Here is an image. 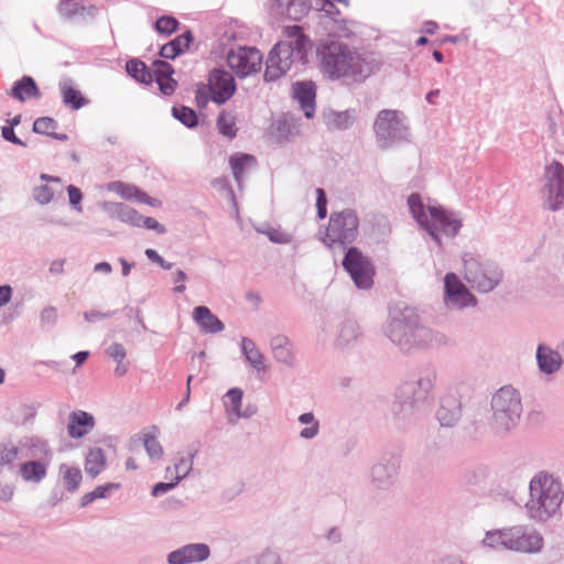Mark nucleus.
<instances>
[{"label": "nucleus", "instance_id": "nucleus-14", "mask_svg": "<svg viewBox=\"0 0 564 564\" xmlns=\"http://www.w3.org/2000/svg\"><path fill=\"white\" fill-rule=\"evenodd\" d=\"M445 291L451 302L459 307L476 304V297L468 291L455 273H447L444 279Z\"/></svg>", "mask_w": 564, "mask_h": 564}, {"label": "nucleus", "instance_id": "nucleus-24", "mask_svg": "<svg viewBox=\"0 0 564 564\" xmlns=\"http://www.w3.org/2000/svg\"><path fill=\"white\" fill-rule=\"evenodd\" d=\"M273 356L276 360L291 365L294 360L292 343L284 335H276L271 340Z\"/></svg>", "mask_w": 564, "mask_h": 564}, {"label": "nucleus", "instance_id": "nucleus-46", "mask_svg": "<svg viewBox=\"0 0 564 564\" xmlns=\"http://www.w3.org/2000/svg\"><path fill=\"white\" fill-rule=\"evenodd\" d=\"M227 399L232 408V410L239 414V411H240V405H241V401H242V391L240 389H230L228 392H227Z\"/></svg>", "mask_w": 564, "mask_h": 564}, {"label": "nucleus", "instance_id": "nucleus-17", "mask_svg": "<svg viewBox=\"0 0 564 564\" xmlns=\"http://www.w3.org/2000/svg\"><path fill=\"white\" fill-rule=\"evenodd\" d=\"M209 555V549L206 544H189L169 555L170 564H187L192 562L204 561Z\"/></svg>", "mask_w": 564, "mask_h": 564}, {"label": "nucleus", "instance_id": "nucleus-61", "mask_svg": "<svg viewBox=\"0 0 564 564\" xmlns=\"http://www.w3.org/2000/svg\"><path fill=\"white\" fill-rule=\"evenodd\" d=\"M437 29V24L433 21H427L424 23V31L426 33L433 34Z\"/></svg>", "mask_w": 564, "mask_h": 564}, {"label": "nucleus", "instance_id": "nucleus-29", "mask_svg": "<svg viewBox=\"0 0 564 564\" xmlns=\"http://www.w3.org/2000/svg\"><path fill=\"white\" fill-rule=\"evenodd\" d=\"M20 474L25 481L40 482L46 476V467L40 462H26L21 465Z\"/></svg>", "mask_w": 564, "mask_h": 564}, {"label": "nucleus", "instance_id": "nucleus-50", "mask_svg": "<svg viewBox=\"0 0 564 564\" xmlns=\"http://www.w3.org/2000/svg\"><path fill=\"white\" fill-rule=\"evenodd\" d=\"M141 226H144L149 229H153L158 231L159 234H164L165 228L153 217H143L141 220Z\"/></svg>", "mask_w": 564, "mask_h": 564}, {"label": "nucleus", "instance_id": "nucleus-4", "mask_svg": "<svg viewBox=\"0 0 564 564\" xmlns=\"http://www.w3.org/2000/svg\"><path fill=\"white\" fill-rule=\"evenodd\" d=\"M408 204L413 217L440 246L441 232L445 236H455L458 232L460 221L441 206L431 205L427 207L426 213L422 199L417 194H412L408 199Z\"/></svg>", "mask_w": 564, "mask_h": 564}, {"label": "nucleus", "instance_id": "nucleus-30", "mask_svg": "<svg viewBox=\"0 0 564 564\" xmlns=\"http://www.w3.org/2000/svg\"><path fill=\"white\" fill-rule=\"evenodd\" d=\"M126 69L131 77L140 83L150 84L153 80L152 73L142 61L131 59L127 62Z\"/></svg>", "mask_w": 564, "mask_h": 564}, {"label": "nucleus", "instance_id": "nucleus-33", "mask_svg": "<svg viewBox=\"0 0 564 564\" xmlns=\"http://www.w3.org/2000/svg\"><path fill=\"white\" fill-rule=\"evenodd\" d=\"M62 96L64 104L72 107L73 109H79L86 104V100L82 96L80 91L70 85L62 86Z\"/></svg>", "mask_w": 564, "mask_h": 564}, {"label": "nucleus", "instance_id": "nucleus-64", "mask_svg": "<svg viewBox=\"0 0 564 564\" xmlns=\"http://www.w3.org/2000/svg\"><path fill=\"white\" fill-rule=\"evenodd\" d=\"M10 127L14 128L15 126L20 124L21 122V116L17 115L12 119L8 120Z\"/></svg>", "mask_w": 564, "mask_h": 564}, {"label": "nucleus", "instance_id": "nucleus-31", "mask_svg": "<svg viewBox=\"0 0 564 564\" xmlns=\"http://www.w3.org/2000/svg\"><path fill=\"white\" fill-rule=\"evenodd\" d=\"M242 350L245 352L247 360L253 368H256L257 370L264 369L263 356L258 350V348L256 347L254 343L251 339H242Z\"/></svg>", "mask_w": 564, "mask_h": 564}, {"label": "nucleus", "instance_id": "nucleus-23", "mask_svg": "<svg viewBox=\"0 0 564 564\" xmlns=\"http://www.w3.org/2000/svg\"><path fill=\"white\" fill-rule=\"evenodd\" d=\"M294 97L301 104L302 109L307 118L314 112L315 105V87L312 83H296L294 85Z\"/></svg>", "mask_w": 564, "mask_h": 564}, {"label": "nucleus", "instance_id": "nucleus-51", "mask_svg": "<svg viewBox=\"0 0 564 564\" xmlns=\"http://www.w3.org/2000/svg\"><path fill=\"white\" fill-rule=\"evenodd\" d=\"M14 495V487L10 484H0V501L9 502Z\"/></svg>", "mask_w": 564, "mask_h": 564}, {"label": "nucleus", "instance_id": "nucleus-27", "mask_svg": "<svg viewBox=\"0 0 564 564\" xmlns=\"http://www.w3.org/2000/svg\"><path fill=\"white\" fill-rule=\"evenodd\" d=\"M536 358L541 370L547 373L554 372L561 366L560 355L544 346H539Z\"/></svg>", "mask_w": 564, "mask_h": 564}, {"label": "nucleus", "instance_id": "nucleus-57", "mask_svg": "<svg viewBox=\"0 0 564 564\" xmlns=\"http://www.w3.org/2000/svg\"><path fill=\"white\" fill-rule=\"evenodd\" d=\"M205 91H206V87L205 86H200L196 90L195 99H196L197 106H199V107L206 106V104L208 101Z\"/></svg>", "mask_w": 564, "mask_h": 564}, {"label": "nucleus", "instance_id": "nucleus-34", "mask_svg": "<svg viewBox=\"0 0 564 564\" xmlns=\"http://www.w3.org/2000/svg\"><path fill=\"white\" fill-rule=\"evenodd\" d=\"M217 127L219 132L228 138L236 135V117L229 112L223 111L217 118Z\"/></svg>", "mask_w": 564, "mask_h": 564}, {"label": "nucleus", "instance_id": "nucleus-40", "mask_svg": "<svg viewBox=\"0 0 564 564\" xmlns=\"http://www.w3.org/2000/svg\"><path fill=\"white\" fill-rule=\"evenodd\" d=\"M143 444L151 458L155 459L162 457L163 448L154 435L144 434Z\"/></svg>", "mask_w": 564, "mask_h": 564}, {"label": "nucleus", "instance_id": "nucleus-41", "mask_svg": "<svg viewBox=\"0 0 564 564\" xmlns=\"http://www.w3.org/2000/svg\"><path fill=\"white\" fill-rule=\"evenodd\" d=\"M299 421L303 424H310V427H306L301 431V436L304 438H312L318 433V423L314 420L313 413H304L299 417Z\"/></svg>", "mask_w": 564, "mask_h": 564}, {"label": "nucleus", "instance_id": "nucleus-7", "mask_svg": "<svg viewBox=\"0 0 564 564\" xmlns=\"http://www.w3.org/2000/svg\"><path fill=\"white\" fill-rule=\"evenodd\" d=\"M359 220L355 212L343 210L330 215L323 241L328 247L352 242L358 235Z\"/></svg>", "mask_w": 564, "mask_h": 564}, {"label": "nucleus", "instance_id": "nucleus-55", "mask_svg": "<svg viewBox=\"0 0 564 564\" xmlns=\"http://www.w3.org/2000/svg\"><path fill=\"white\" fill-rule=\"evenodd\" d=\"M186 274L178 270L176 273H175V279H174V283H175V288H174V291L177 292V293H183L186 289L184 282L186 280Z\"/></svg>", "mask_w": 564, "mask_h": 564}, {"label": "nucleus", "instance_id": "nucleus-3", "mask_svg": "<svg viewBox=\"0 0 564 564\" xmlns=\"http://www.w3.org/2000/svg\"><path fill=\"white\" fill-rule=\"evenodd\" d=\"M562 501V486L553 476L540 473L530 481L527 509L531 518L547 519L560 509Z\"/></svg>", "mask_w": 564, "mask_h": 564}, {"label": "nucleus", "instance_id": "nucleus-22", "mask_svg": "<svg viewBox=\"0 0 564 564\" xmlns=\"http://www.w3.org/2000/svg\"><path fill=\"white\" fill-rule=\"evenodd\" d=\"M278 7L293 20H301L307 14L314 3L318 4L322 0H275Z\"/></svg>", "mask_w": 564, "mask_h": 564}, {"label": "nucleus", "instance_id": "nucleus-39", "mask_svg": "<svg viewBox=\"0 0 564 564\" xmlns=\"http://www.w3.org/2000/svg\"><path fill=\"white\" fill-rule=\"evenodd\" d=\"M177 26H178V21L174 17H171V15H163L160 19H158L155 22V30L159 33L166 34V35L175 32Z\"/></svg>", "mask_w": 564, "mask_h": 564}, {"label": "nucleus", "instance_id": "nucleus-6", "mask_svg": "<svg viewBox=\"0 0 564 564\" xmlns=\"http://www.w3.org/2000/svg\"><path fill=\"white\" fill-rule=\"evenodd\" d=\"M494 421L498 429L509 430L521 414L519 393L511 387L501 388L492 398Z\"/></svg>", "mask_w": 564, "mask_h": 564}, {"label": "nucleus", "instance_id": "nucleus-28", "mask_svg": "<svg viewBox=\"0 0 564 564\" xmlns=\"http://www.w3.org/2000/svg\"><path fill=\"white\" fill-rule=\"evenodd\" d=\"M59 473L67 491L73 492L78 489L83 479L82 471L78 467L63 464L59 466Z\"/></svg>", "mask_w": 564, "mask_h": 564}, {"label": "nucleus", "instance_id": "nucleus-35", "mask_svg": "<svg viewBox=\"0 0 564 564\" xmlns=\"http://www.w3.org/2000/svg\"><path fill=\"white\" fill-rule=\"evenodd\" d=\"M119 487H120V485L116 484V482H109V484H106L102 486H98L91 492H88L82 497L80 505L83 507H85L96 499L106 498L108 496L109 491L116 490Z\"/></svg>", "mask_w": 564, "mask_h": 564}, {"label": "nucleus", "instance_id": "nucleus-12", "mask_svg": "<svg viewBox=\"0 0 564 564\" xmlns=\"http://www.w3.org/2000/svg\"><path fill=\"white\" fill-rule=\"evenodd\" d=\"M547 192V204L550 209H557L564 203V167L553 161L545 167V185Z\"/></svg>", "mask_w": 564, "mask_h": 564}, {"label": "nucleus", "instance_id": "nucleus-44", "mask_svg": "<svg viewBox=\"0 0 564 564\" xmlns=\"http://www.w3.org/2000/svg\"><path fill=\"white\" fill-rule=\"evenodd\" d=\"M193 42V35L191 31H186L180 36L175 37L171 41L174 45L175 50H177L178 54L184 53L189 48L191 43Z\"/></svg>", "mask_w": 564, "mask_h": 564}, {"label": "nucleus", "instance_id": "nucleus-20", "mask_svg": "<svg viewBox=\"0 0 564 564\" xmlns=\"http://www.w3.org/2000/svg\"><path fill=\"white\" fill-rule=\"evenodd\" d=\"M193 319L205 333H219L224 329L223 322L206 306L195 307Z\"/></svg>", "mask_w": 564, "mask_h": 564}, {"label": "nucleus", "instance_id": "nucleus-47", "mask_svg": "<svg viewBox=\"0 0 564 564\" xmlns=\"http://www.w3.org/2000/svg\"><path fill=\"white\" fill-rule=\"evenodd\" d=\"M327 199L326 194L324 189L317 188L316 189V207H317V215L321 219L325 218L327 215Z\"/></svg>", "mask_w": 564, "mask_h": 564}, {"label": "nucleus", "instance_id": "nucleus-25", "mask_svg": "<svg viewBox=\"0 0 564 564\" xmlns=\"http://www.w3.org/2000/svg\"><path fill=\"white\" fill-rule=\"evenodd\" d=\"M106 463V456L101 448H90L85 458V470L95 478L105 469Z\"/></svg>", "mask_w": 564, "mask_h": 564}, {"label": "nucleus", "instance_id": "nucleus-63", "mask_svg": "<svg viewBox=\"0 0 564 564\" xmlns=\"http://www.w3.org/2000/svg\"><path fill=\"white\" fill-rule=\"evenodd\" d=\"M126 467H127V469L134 470L138 468V464L135 463V460L133 458H128L126 462Z\"/></svg>", "mask_w": 564, "mask_h": 564}, {"label": "nucleus", "instance_id": "nucleus-42", "mask_svg": "<svg viewBox=\"0 0 564 564\" xmlns=\"http://www.w3.org/2000/svg\"><path fill=\"white\" fill-rule=\"evenodd\" d=\"M53 196L54 189L47 184L36 186L33 191V197L40 204H48Z\"/></svg>", "mask_w": 564, "mask_h": 564}, {"label": "nucleus", "instance_id": "nucleus-59", "mask_svg": "<svg viewBox=\"0 0 564 564\" xmlns=\"http://www.w3.org/2000/svg\"><path fill=\"white\" fill-rule=\"evenodd\" d=\"M88 351H79L73 356V359L76 361L77 366H80L87 358Z\"/></svg>", "mask_w": 564, "mask_h": 564}, {"label": "nucleus", "instance_id": "nucleus-58", "mask_svg": "<svg viewBox=\"0 0 564 564\" xmlns=\"http://www.w3.org/2000/svg\"><path fill=\"white\" fill-rule=\"evenodd\" d=\"M145 256L148 257L149 260L155 263H158L159 260L160 262L162 261V257L154 249H147Z\"/></svg>", "mask_w": 564, "mask_h": 564}, {"label": "nucleus", "instance_id": "nucleus-19", "mask_svg": "<svg viewBox=\"0 0 564 564\" xmlns=\"http://www.w3.org/2000/svg\"><path fill=\"white\" fill-rule=\"evenodd\" d=\"M94 417L84 411H76L69 415L67 424L68 434L73 438L86 435L94 427Z\"/></svg>", "mask_w": 564, "mask_h": 564}, {"label": "nucleus", "instance_id": "nucleus-26", "mask_svg": "<svg viewBox=\"0 0 564 564\" xmlns=\"http://www.w3.org/2000/svg\"><path fill=\"white\" fill-rule=\"evenodd\" d=\"M229 163L235 180L241 183L243 174L254 167L256 159L250 154H236L230 156Z\"/></svg>", "mask_w": 564, "mask_h": 564}, {"label": "nucleus", "instance_id": "nucleus-5", "mask_svg": "<svg viewBox=\"0 0 564 564\" xmlns=\"http://www.w3.org/2000/svg\"><path fill=\"white\" fill-rule=\"evenodd\" d=\"M484 544L491 549L533 553L542 549L543 539L534 530L517 525L487 532Z\"/></svg>", "mask_w": 564, "mask_h": 564}, {"label": "nucleus", "instance_id": "nucleus-56", "mask_svg": "<svg viewBox=\"0 0 564 564\" xmlns=\"http://www.w3.org/2000/svg\"><path fill=\"white\" fill-rule=\"evenodd\" d=\"M12 297V288L10 285L0 286V306L8 304Z\"/></svg>", "mask_w": 564, "mask_h": 564}, {"label": "nucleus", "instance_id": "nucleus-1", "mask_svg": "<svg viewBox=\"0 0 564 564\" xmlns=\"http://www.w3.org/2000/svg\"><path fill=\"white\" fill-rule=\"evenodd\" d=\"M316 54L321 70L333 80L359 83L378 68L373 54L359 52L336 40L319 42Z\"/></svg>", "mask_w": 564, "mask_h": 564}, {"label": "nucleus", "instance_id": "nucleus-8", "mask_svg": "<svg viewBox=\"0 0 564 564\" xmlns=\"http://www.w3.org/2000/svg\"><path fill=\"white\" fill-rule=\"evenodd\" d=\"M467 282L480 292L491 291L501 280V271L492 263H482L473 257L464 260Z\"/></svg>", "mask_w": 564, "mask_h": 564}, {"label": "nucleus", "instance_id": "nucleus-48", "mask_svg": "<svg viewBox=\"0 0 564 564\" xmlns=\"http://www.w3.org/2000/svg\"><path fill=\"white\" fill-rule=\"evenodd\" d=\"M107 352L118 364H120L126 357V350H124L123 346L120 344H117V343L112 344L108 348Z\"/></svg>", "mask_w": 564, "mask_h": 564}, {"label": "nucleus", "instance_id": "nucleus-16", "mask_svg": "<svg viewBox=\"0 0 564 564\" xmlns=\"http://www.w3.org/2000/svg\"><path fill=\"white\" fill-rule=\"evenodd\" d=\"M106 188L107 191L112 192L124 199H134L139 203H144L152 207L161 206V202L159 199L148 196L144 192L132 184L115 181L108 183Z\"/></svg>", "mask_w": 564, "mask_h": 564}, {"label": "nucleus", "instance_id": "nucleus-13", "mask_svg": "<svg viewBox=\"0 0 564 564\" xmlns=\"http://www.w3.org/2000/svg\"><path fill=\"white\" fill-rule=\"evenodd\" d=\"M208 89L217 104L226 102L236 91L232 75L223 69H214L209 75Z\"/></svg>", "mask_w": 564, "mask_h": 564}, {"label": "nucleus", "instance_id": "nucleus-10", "mask_svg": "<svg viewBox=\"0 0 564 564\" xmlns=\"http://www.w3.org/2000/svg\"><path fill=\"white\" fill-rule=\"evenodd\" d=\"M343 265L358 288L368 289L372 285L373 268L357 248L352 247L347 251Z\"/></svg>", "mask_w": 564, "mask_h": 564}, {"label": "nucleus", "instance_id": "nucleus-38", "mask_svg": "<svg viewBox=\"0 0 564 564\" xmlns=\"http://www.w3.org/2000/svg\"><path fill=\"white\" fill-rule=\"evenodd\" d=\"M57 129V122L50 117L37 118L33 123V131L36 133L54 135Z\"/></svg>", "mask_w": 564, "mask_h": 564}, {"label": "nucleus", "instance_id": "nucleus-60", "mask_svg": "<svg viewBox=\"0 0 564 564\" xmlns=\"http://www.w3.org/2000/svg\"><path fill=\"white\" fill-rule=\"evenodd\" d=\"M95 271L110 273L111 265L108 262H100L95 265Z\"/></svg>", "mask_w": 564, "mask_h": 564}, {"label": "nucleus", "instance_id": "nucleus-32", "mask_svg": "<svg viewBox=\"0 0 564 564\" xmlns=\"http://www.w3.org/2000/svg\"><path fill=\"white\" fill-rule=\"evenodd\" d=\"M115 214L123 223H127L134 227L141 226L142 215H140L135 209L127 205L116 204Z\"/></svg>", "mask_w": 564, "mask_h": 564}, {"label": "nucleus", "instance_id": "nucleus-52", "mask_svg": "<svg viewBox=\"0 0 564 564\" xmlns=\"http://www.w3.org/2000/svg\"><path fill=\"white\" fill-rule=\"evenodd\" d=\"M1 134L4 140L14 144L24 145V143L15 135L12 127H2Z\"/></svg>", "mask_w": 564, "mask_h": 564}, {"label": "nucleus", "instance_id": "nucleus-18", "mask_svg": "<svg viewBox=\"0 0 564 564\" xmlns=\"http://www.w3.org/2000/svg\"><path fill=\"white\" fill-rule=\"evenodd\" d=\"M152 68L160 90L166 96L172 95L177 86V82L172 77L174 73L172 65L164 61H155Z\"/></svg>", "mask_w": 564, "mask_h": 564}, {"label": "nucleus", "instance_id": "nucleus-2", "mask_svg": "<svg viewBox=\"0 0 564 564\" xmlns=\"http://www.w3.org/2000/svg\"><path fill=\"white\" fill-rule=\"evenodd\" d=\"M285 41L279 42L271 50L267 68L265 80H275L286 74L297 59H304L311 42L299 25L288 26L284 30Z\"/></svg>", "mask_w": 564, "mask_h": 564}, {"label": "nucleus", "instance_id": "nucleus-54", "mask_svg": "<svg viewBox=\"0 0 564 564\" xmlns=\"http://www.w3.org/2000/svg\"><path fill=\"white\" fill-rule=\"evenodd\" d=\"M160 55L164 58L173 59L180 54L177 50H175L174 45L171 42H169L161 47Z\"/></svg>", "mask_w": 564, "mask_h": 564}, {"label": "nucleus", "instance_id": "nucleus-9", "mask_svg": "<svg viewBox=\"0 0 564 564\" xmlns=\"http://www.w3.org/2000/svg\"><path fill=\"white\" fill-rule=\"evenodd\" d=\"M227 64L239 77H247L261 70L262 54L254 47L239 46L228 52Z\"/></svg>", "mask_w": 564, "mask_h": 564}, {"label": "nucleus", "instance_id": "nucleus-53", "mask_svg": "<svg viewBox=\"0 0 564 564\" xmlns=\"http://www.w3.org/2000/svg\"><path fill=\"white\" fill-rule=\"evenodd\" d=\"M176 481L173 480L171 482H158L153 489H152V495L153 496H160L164 492H167L169 490H171L172 488H174L176 486Z\"/></svg>", "mask_w": 564, "mask_h": 564}, {"label": "nucleus", "instance_id": "nucleus-37", "mask_svg": "<svg viewBox=\"0 0 564 564\" xmlns=\"http://www.w3.org/2000/svg\"><path fill=\"white\" fill-rule=\"evenodd\" d=\"M58 13L66 20L74 19L76 17H83L86 13V8L77 2H61L58 4Z\"/></svg>", "mask_w": 564, "mask_h": 564}, {"label": "nucleus", "instance_id": "nucleus-49", "mask_svg": "<svg viewBox=\"0 0 564 564\" xmlns=\"http://www.w3.org/2000/svg\"><path fill=\"white\" fill-rule=\"evenodd\" d=\"M68 198L72 206H74L76 209L80 210V200L83 198L82 192L79 188L75 187L74 185H69L67 187Z\"/></svg>", "mask_w": 564, "mask_h": 564}, {"label": "nucleus", "instance_id": "nucleus-62", "mask_svg": "<svg viewBox=\"0 0 564 564\" xmlns=\"http://www.w3.org/2000/svg\"><path fill=\"white\" fill-rule=\"evenodd\" d=\"M120 263L122 265V274L128 275L131 271L132 265L128 263L127 260L123 258L120 259Z\"/></svg>", "mask_w": 564, "mask_h": 564}, {"label": "nucleus", "instance_id": "nucleus-21", "mask_svg": "<svg viewBox=\"0 0 564 564\" xmlns=\"http://www.w3.org/2000/svg\"><path fill=\"white\" fill-rule=\"evenodd\" d=\"M9 95L14 99L24 102L31 98H39L41 94L35 80L30 76H23L14 83Z\"/></svg>", "mask_w": 564, "mask_h": 564}, {"label": "nucleus", "instance_id": "nucleus-45", "mask_svg": "<svg viewBox=\"0 0 564 564\" xmlns=\"http://www.w3.org/2000/svg\"><path fill=\"white\" fill-rule=\"evenodd\" d=\"M191 460L187 458H181L173 467L175 473L174 480L178 482L183 477L186 476L188 470L191 469Z\"/></svg>", "mask_w": 564, "mask_h": 564}, {"label": "nucleus", "instance_id": "nucleus-43", "mask_svg": "<svg viewBox=\"0 0 564 564\" xmlns=\"http://www.w3.org/2000/svg\"><path fill=\"white\" fill-rule=\"evenodd\" d=\"M19 449L14 445H3L0 448V464L11 465L18 459Z\"/></svg>", "mask_w": 564, "mask_h": 564}, {"label": "nucleus", "instance_id": "nucleus-15", "mask_svg": "<svg viewBox=\"0 0 564 564\" xmlns=\"http://www.w3.org/2000/svg\"><path fill=\"white\" fill-rule=\"evenodd\" d=\"M426 336L427 330L422 327L403 324L400 321H394L390 325V337L401 347H409L412 343L416 344V339Z\"/></svg>", "mask_w": 564, "mask_h": 564}, {"label": "nucleus", "instance_id": "nucleus-11", "mask_svg": "<svg viewBox=\"0 0 564 564\" xmlns=\"http://www.w3.org/2000/svg\"><path fill=\"white\" fill-rule=\"evenodd\" d=\"M373 129L377 138L384 143L402 138L405 131L401 113L391 109L381 110L377 115Z\"/></svg>", "mask_w": 564, "mask_h": 564}, {"label": "nucleus", "instance_id": "nucleus-36", "mask_svg": "<svg viewBox=\"0 0 564 564\" xmlns=\"http://www.w3.org/2000/svg\"><path fill=\"white\" fill-rule=\"evenodd\" d=\"M172 113L177 120L188 128H193L197 124V115L188 107L175 106L172 109Z\"/></svg>", "mask_w": 564, "mask_h": 564}]
</instances>
